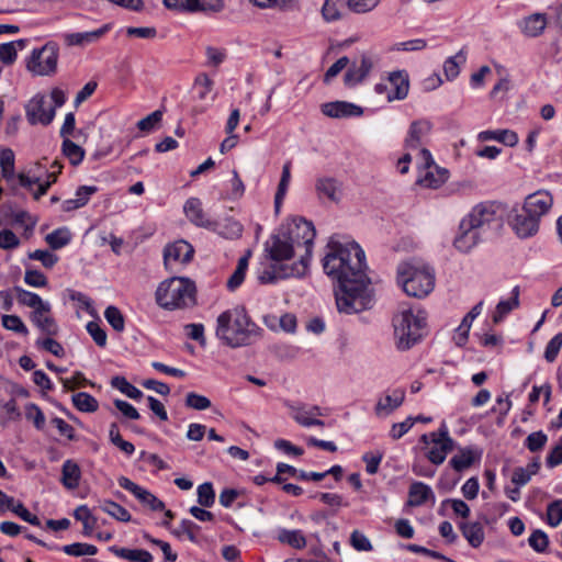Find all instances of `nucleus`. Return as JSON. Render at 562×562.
<instances>
[{
    "mask_svg": "<svg viewBox=\"0 0 562 562\" xmlns=\"http://www.w3.org/2000/svg\"><path fill=\"white\" fill-rule=\"evenodd\" d=\"M323 259L325 273L337 281L336 305L340 313L353 314L373 304L370 279L366 273V255L356 241L342 243L331 236Z\"/></svg>",
    "mask_w": 562,
    "mask_h": 562,
    "instance_id": "1",
    "label": "nucleus"
},
{
    "mask_svg": "<svg viewBox=\"0 0 562 562\" xmlns=\"http://www.w3.org/2000/svg\"><path fill=\"white\" fill-rule=\"evenodd\" d=\"M216 337L231 348L250 346L262 336V329L250 318L244 306L221 313L216 319Z\"/></svg>",
    "mask_w": 562,
    "mask_h": 562,
    "instance_id": "2",
    "label": "nucleus"
},
{
    "mask_svg": "<svg viewBox=\"0 0 562 562\" xmlns=\"http://www.w3.org/2000/svg\"><path fill=\"white\" fill-rule=\"evenodd\" d=\"M435 280L434 268L420 260L412 259L397 266V283L408 296H427L435 288Z\"/></svg>",
    "mask_w": 562,
    "mask_h": 562,
    "instance_id": "3",
    "label": "nucleus"
},
{
    "mask_svg": "<svg viewBox=\"0 0 562 562\" xmlns=\"http://www.w3.org/2000/svg\"><path fill=\"white\" fill-rule=\"evenodd\" d=\"M195 285L190 279L172 277L158 285L156 303L169 311L188 307L195 303Z\"/></svg>",
    "mask_w": 562,
    "mask_h": 562,
    "instance_id": "4",
    "label": "nucleus"
},
{
    "mask_svg": "<svg viewBox=\"0 0 562 562\" xmlns=\"http://www.w3.org/2000/svg\"><path fill=\"white\" fill-rule=\"evenodd\" d=\"M396 346L400 350H408L417 344L426 327V313L422 310L403 308L393 318Z\"/></svg>",
    "mask_w": 562,
    "mask_h": 562,
    "instance_id": "5",
    "label": "nucleus"
},
{
    "mask_svg": "<svg viewBox=\"0 0 562 562\" xmlns=\"http://www.w3.org/2000/svg\"><path fill=\"white\" fill-rule=\"evenodd\" d=\"M284 235L293 244L295 248L304 247L305 254L301 256L299 261L305 260L306 271L308 270L310 260L316 231L312 222L303 217H295L286 227L281 228Z\"/></svg>",
    "mask_w": 562,
    "mask_h": 562,
    "instance_id": "6",
    "label": "nucleus"
},
{
    "mask_svg": "<svg viewBox=\"0 0 562 562\" xmlns=\"http://www.w3.org/2000/svg\"><path fill=\"white\" fill-rule=\"evenodd\" d=\"M59 46L56 42H47L43 47L33 49L26 68L37 76H52L57 70Z\"/></svg>",
    "mask_w": 562,
    "mask_h": 562,
    "instance_id": "7",
    "label": "nucleus"
},
{
    "mask_svg": "<svg viewBox=\"0 0 562 562\" xmlns=\"http://www.w3.org/2000/svg\"><path fill=\"white\" fill-rule=\"evenodd\" d=\"M499 210L501 206L494 202H483L475 205L462 221L467 226L484 234L486 227L501 221Z\"/></svg>",
    "mask_w": 562,
    "mask_h": 562,
    "instance_id": "8",
    "label": "nucleus"
},
{
    "mask_svg": "<svg viewBox=\"0 0 562 562\" xmlns=\"http://www.w3.org/2000/svg\"><path fill=\"white\" fill-rule=\"evenodd\" d=\"M431 443L434 446L426 456L432 464L440 465L446 460L447 454L454 449V440L449 436L445 423L440 425L438 431L431 432Z\"/></svg>",
    "mask_w": 562,
    "mask_h": 562,
    "instance_id": "9",
    "label": "nucleus"
},
{
    "mask_svg": "<svg viewBox=\"0 0 562 562\" xmlns=\"http://www.w3.org/2000/svg\"><path fill=\"white\" fill-rule=\"evenodd\" d=\"M306 274L305 260L297 261L292 265L288 263H272L270 269L265 270L259 276V281L262 284L274 283L279 279L286 278H302Z\"/></svg>",
    "mask_w": 562,
    "mask_h": 562,
    "instance_id": "10",
    "label": "nucleus"
},
{
    "mask_svg": "<svg viewBox=\"0 0 562 562\" xmlns=\"http://www.w3.org/2000/svg\"><path fill=\"white\" fill-rule=\"evenodd\" d=\"M294 249L295 247L281 229L265 244V250L274 263H284L283 261L292 259Z\"/></svg>",
    "mask_w": 562,
    "mask_h": 562,
    "instance_id": "11",
    "label": "nucleus"
},
{
    "mask_svg": "<svg viewBox=\"0 0 562 562\" xmlns=\"http://www.w3.org/2000/svg\"><path fill=\"white\" fill-rule=\"evenodd\" d=\"M25 114L31 125H48L55 117V108H47L45 95L37 93L25 105Z\"/></svg>",
    "mask_w": 562,
    "mask_h": 562,
    "instance_id": "12",
    "label": "nucleus"
},
{
    "mask_svg": "<svg viewBox=\"0 0 562 562\" xmlns=\"http://www.w3.org/2000/svg\"><path fill=\"white\" fill-rule=\"evenodd\" d=\"M168 9L180 12H212L216 13L223 10V0H164Z\"/></svg>",
    "mask_w": 562,
    "mask_h": 562,
    "instance_id": "13",
    "label": "nucleus"
},
{
    "mask_svg": "<svg viewBox=\"0 0 562 562\" xmlns=\"http://www.w3.org/2000/svg\"><path fill=\"white\" fill-rule=\"evenodd\" d=\"M194 249L186 240L180 239L167 245L164 249V262L166 268L171 269L173 263L186 265L193 258Z\"/></svg>",
    "mask_w": 562,
    "mask_h": 562,
    "instance_id": "14",
    "label": "nucleus"
},
{
    "mask_svg": "<svg viewBox=\"0 0 562 562\" xmlns=\"http://www.w3.org/2000/svg\"><path fill=\"white\" fill-rule=\"evenodd\" d=\"M183 211L188 220L194 225L213 232H218V223L207 217L202 209V203L198 198L188 199L183 205Z\"/></svg>",
    "mask_w": 562,
    "mask_h": 562,
    "instance_id": "15",
    "label": "nucleus"
},
{
    "mask_svg": "<svg viewBox=\"0 0 562 562\" xmlns=\"http://www.w3.org/2000/svg\"><path fill=\"white\" fill-rule=\"evenodd\" d=\"M117 483L122 488L132 493L142 504L149 506L153 510L160 512L165 509V504L161 501L128 477L120 476Z\"/></svg>",
    "mask_w": 562,
    "mask_h": 562,
    "instance_id": "16",
    "label": "nucleus"
},
{
    "mask_svg": "<svg viewBox=\"0 0 562 562\" xmlns=\"http://www.w3.org/2000/svg\"><path fill=\"white\" fill-rule=\"evenodd\" d=\"M387 81L390 85V92L386 95L389 102L395 100H404L409 91V76L406 70H395L389 72Z\"/></svg>",
    "mask_w": 562,
    "mask_h": 562,
    "instance_id": "17",
    "label": "nucleus"
},
{
    "mask_svg": "<svg viewBox=\"0 0 562 562\" xmlns=\"http://www.w3.org/2000/svg\"><path fill=\"white\" fill-rule=\"evenodd\" d=\"M483 451L475 446L459 448L458 453L450 459L449 465L456 472H463L473 464L479 463Z\"/></svg>",
    "mask_w": 562,
    "mask_h": 562,
    "instance_id": "18",
    "label": "nucleus"
},
{
    "mask_svg": "<svg viewBox=\"0 0 562 562\" xmlns=\"http://www.w3.org/2000/svg\"><path fill=\"white\" fill-rule=\"evenodd\" d=\"M50 311L49 303L41 305L36 311L31 312L30 319L43 334L55 336L58 333V325L50 315Z\"/></svg>",
    "mask_w": 562,
    "mask_h": 562,
    "instance_id": "19",
    "label": "nucleus"
},
{
    "mask_svg": "<svg viewBox=\"0 0 562 562\" xmlns=\"http://www.w3.org/2000/svg\"><path fill=\"white\" fill-rule=\"evenodd\" d=\"M322 113L328 117L341 119L361 116L363 114V110L355 103L347 101H334L322 104Z\"/></svg>",
    "mask_w": 562,
    "mask_h": 562,
    "instance_id": "20",
    "label": "nucleus"
},
{
    "mask_svg": "<svg viewBox=\"0 0 562 562\" xmlns=\"http://www.w3.org/2000/svg\"><path fill=\"white\" fill-rule=\"evenodd\" d=\"M372 67V58L366 54L361 55L360 61H353L345 74V85L348 87H353L360 83L370 74Z\"/></svg>",
    "mask_w": 562,
    "mask_h": 562,
    "instance_id": "21",
    "label": "nucleus"
},
{
    "mask_svg": "<svg viewBox=\"0 0 562 562\" xmlns=\"http://www.w3.org/2000/svg\"><path fill=\"white\" fill-rule=\"evenodd\" d=\"M110 24H104L94 31L65 33L63 35V38L67 46H86L88 44L98 42L102 36H104L110 31Z\"/></svg>",
    "mask_w": 562,
    "mask_h": 562,
    "instance_id": "22",
    "label": "nucleus"
},
{
    "mask_svg": "<svg viewBox=\"0 0 562 562\" xmlns=\"http://www.w3.org/2000/svg\"><path fill=\"white\" fill-rule=\"evenodd\" d=\"M482 235L481 232L467 226L465 222L461 221L453 245L459 251L468 252L482 240Z\"/></svg>",
    "mask_w": 562,
    "mask_h": 562,
    "instance_id": "23",
    "label": "nucleus"
},
{
    "mask_svg": "<svg viewBox=\"0 0 562 562\" xmlns=\"http://www.w3.org/2000/svg\"><path fill=\"white\" fill-rule=\"evenodd\" d=\"M508 223L520 238L527 237V198L508 213Z\"/></svg>",
    "mask_w": 562,
    "mask_h": 562,
    "instance_id": "24",
    "label": "nucleus"
},
{
    "mask_svg": "<svg viewBox=\"0 0 562 562\" xmlns=\"http://www.w3.org/2000/svg\"><path fill=\"white\" fill-rule=\"evenodd\" d=\"M405 398V391L403 389H395L381 397L375 405L376 415H390L398 408Z\"/></svg>",
    "mask_w": 562,
    "mask_h": 562,
    "instance_id": "25",
    "label": "nucleus"
},
{
    "mask_svg": "<svg viewBox=\"0 0 562 562\" xmlns=\"http://www.w3.org/2000/svg\"><path fill=\"white\" fill-rule=\"evenodd\" d=\"M553 205V196L548 191H537L529 194V210H531V216L546 215Z\"/></svg>",
    "mask_w": 562,
    "mask_h": 562,
    "instance_id": "26",
    "label": "nucleus"
},
{
    "mask_svg": "<svg viewBox=\"0 0 562 562\" xmlns=\"http://www.w3.org/2000/svg\"><path fill=\"white\" fill-rule=\"evenodd\" d=\"M315 190L319 199L327 198L337 203L340 200V184L331 177H319L315 182Z\"/></svg>",
    "mask_w": 562,
    "mask_h": 562,
    "instance_id": "27",
    "label": "nucleus"
},
{
    "mask_svg": "<svg viewBox=\"0 0 562 562\" xmlns=\"http://www.w3.org/2000/svg\"><path fill=\"white\" fill-rule=\"evenodd\" d=\"M431 123L427 120L414 121L408 130L405 145L409 149H417L423 138L430 132Z\"/></svg>",
    "mask_w": 562,
    "mask_h": 562,
    "instance_id": "28",
    "label": "nucleus"
},
{
    "mask_svg": "<svg viewBox=\"0 0 562 562\" xmlns=\"http://www.w3.org/2000/svg\"><path fill=\"white\" fill-rule=\"evenodd\" d=\"M80 479L81 470L78 463L71 459L66 460L61 467V484L68 490H74L79 486Z\"/></svg>",
    "mask_w": 562,
    "mask_h": 562,
    "instance_id": "29",
    "label": "nucleus"
},
{
    "mask_svg": "<svg viewBox=\"0 0 562 562\" xmlns=\"http://www.w3.org/2000/svg\"><path fill=\"white\" fill-rule=\"evenodd\" d=\"M429 498H435L434 492L423 482H414L409 486L407 505L417 507L425 504Z\"/></svg>",
    "mask_w": 562,
    "mask_h": 562,
    "instance_id": "30",
    "label": "nucleus"
},
{
    "mask_svg": "<svg viewBox=\"0 0 562 562\" xmlns=\"http://www.w3.org/2000/svg\"><path fill=\"white\" fill-rule=\"evenodd\" d=\"M448 175L447 169L434 165L431 168L426 169L425 175L417 182L426 188L437 189L447 181Z\"/></svg>",
    "mask_w": 562,
    "mask_h": 562,
    "instance_id": "31",
    "label": "nucleus"
},
{
    "mask_svg": "<svg viewBox=\"0 0 562 562\" xmlns=\"http://www.w3.org/2000/svg\"><path fill=\"white\" fill-rule=\"evenodd\" d=\"M18 179L21 187L32 191L34 200H38L41 196L45 195L54 183V179L40 182V178H30L24 173H20Z\"/></svg>",
    "mask_w": 562,
    "mask_h": 562,
    "instance_id": "32",
    "label": "nucleus"
},
{
    "mask_svg": "<svg viewBox=\"0 0 562 562\" xmlns=\"http://www.w3.org/2000/svg\"><path fill=\"white\" fill-rule=\"evenodd\" d=\"M519 286H515L510 293V297L507 300H502L496 305V310L493 314V322L495 324L501 323L504 317L510 313L514 308H516L519 304Z\"/></svg>",
    "mask_w": 562,
    "mask_h": 562,
    "instance_id": "33",
    "label": "nucleus"
},
{
    "mask_svg": "<svg viewBox=\"0 0 562 562\" xmlns=\"http://www.w3.org/2000/svg\"><path fill=\"white\" fill-rule=\"evenodd\" d=\"M460 529L463 537L473 547L477 548L484 540V530L480 522H462Z\"/></svg>",
    "mask_w": 562,
    "mask_h": 562,
    "instance_id": "34",
    "label": "nucleus"
},
{
    "mask_svg": "<svg viewBox=\"0 0 562 562\" xmlns=\"http://www.w3.org/2000/svg\"><path fill=\"white\" fill-rule=\"evenodd\" d=\"M27 41L18 40L4 44H0V60L4 65H12L18 57V50L25 48Z\"/></svg>",
    "mask_w": 562,
    "mask_h": 562,
    "instance_id": "35",
    "label": "nucleus"
},
{
    "mask_svg": "<svg viewBox=\"0 0 562 562\" xmlns=\"http://www.w3.org/2000/svg\"><path fill=\"white\" fill-rule=\"evenodd\" d=\"M99 508L119 521L127 522L132 519L128 510L113 501L100 502Z\"/></svg>",
    "mask_w": 562,
    "mask_h": 562,
    "instance_id": "36",
    "label": "nucleus"
},
{
    "mask_svg": "<svg viewBox=\"0 0 562 562\" xmlns=\"http://www.w3.org/2000/svg\"><path fill=\"white\" fill-rule=\"evenodd\" d=\"M16 300L21 305L27 306L36 311L41 305L46 304L47 302L43 301L41 296L36 293L24 290L23 288L15 285L13 288Z\"/></svg>",
    "mask_w": 562,
    "mask_h": 562,
    "instance_id": "37",
    "label": "nucleus"
},
{
    "mask_svg": "<svg viewBox=\"0 0 562 562\" xmlns=\"http://www.w3.org/2000/svg\"><path fill=\"white\" fill-rule=\"evenodd\" d=\"M74 406L83 413H94L99 408L98 401L87 392H79L71 397Z\"/></svg>",
    "mask_w": 562,
    "mask_h": 562,
    "instance_id": "38",
    "label": "nucleus"
},
{
    "mask_svg": "<svg viewBox=\"0 0 562 562\" xmlns=\"http://www.w3.org/2000/svg\"><path fill=\"white\" fill-rule=\"evenodd\" d=\"M74 516L77 520L81 521L83 525L82 533L86 537H90L92 535L93 529L97 527L98 519L94 517L90 509L86 505L79 506Z\"/></svg>",
    "mask_w": 562,
    "mask_h": 562,
    "instance_id": "39",
    "label": "nucleus"
},
{
    "mask_svg": "<svg viewBox=\"0 0 562 562\" xmlns=\"http://www.w3.org/2000/svg\"><path fill=\"white\" fill-rule=\"evenodd\" d=\"M347 5V0H325L322 7V16L326 22L340 20L341 9Z\"/></svg>",
    "mask_w": 562,
    "mask_h": 562,
    "instance_id": "40",
    "label": "nucleus"
},
{
    "mask_svg": "<svg viewBox=\"0 0 562 562\" xmlns=\"http://www.w3.org/2000/svg\"><path fill=\"white\" fill-rule=\"evenodd\" d=\"M45 240L52 249H60L70 243L71 234L66 227L57 228L47 234Z\"/></svg>",
    "mask_w": 562,
    "mask_h": 562,
    "instance_id": "41",
    "label": "nucleus"
},
{
    "mask_svg": "<svg viewBox=\"0 0 562 562\" xmlns=\"http://www.w3.org/2000/svg\"><path fill=\"white\" fill-rule=\"evenodd\" d=\"M278 540L286 543L294 549H302L306 546V539L301 530H280Z\"/></svg>",
    "mask_w": 562,
    "mask_h": 562,
    "instance_id": "42",
    "label": "nucleus"
},
{
    "mask_svg": "<svg viewBox=\"0 0 562 562\" xmlns=\"http://www.w3.org/2000/svg\"><path fill=\"white\" fill-rule=\"evenodd\" d=\"M248 257L249 255L239 258L235 271L227 280L226 285L228 290L235 291L244 282L246 271L248 268Z\"/></svg>",
    "mask_w": 562,
    "mask_h": 562,
    "instance_id": "43",
    "label": "nucleus"
},
{
    "mask_svg": "<svg viewBox=\"0 0 562 562\" xmlns=\"http://www.w3.org/2000/svg\"><path fill=\"white\" fill-rule=\"evenodd\" d=\"M111 385L132 400H140L143 397V392L131 384L124 376L116 375L112 378Z\"/></svg>",
    "mask_w": 562,
    "mask_h": 562,
    "instance_id": "44",
    "label": "nucleus"
},
{
    "mask_svg": "<svg viewBox=\"0 0 562 562\" xmlns=\"http://www.w3.org/2000/svg\"><path fill=\"white\" fill-rule=\"evenodd\" d=\"M467 60L463 49L458 52L454 56L449 57L443 64V71L448 80H453L460 72V64Z\"/></svg>",
    "mask_w": 562,
    "mask_h": 562,
    "instance_id": "45",
    "label": "nucleus"
},
{
    "mask_svg": "<svg viewBox=\"0 0 562 562\" xmlns=\"http://www.w3.org/2000/svg\"><path fill=\"white\" fill-rule=\"evenodd\" d=\"M0 167L2 177L10 181L14 178V153L10 148L1 149Z\"/></svg>",
    "mask_w": 562,
    "mask_h": 562,
    "instance_id": "46",
    "label": "nucleus"
},
{
    "mask_svg": "<svg viewBox=\"0 0 562 562\" xmlns=\"http://www.w3.org/2000/svg\"><path fill=\"white\" fill-rule=\"evenodd\" d=\"M290 168H291L290 162L284 164V166L282 168L281 179H280L278 190H277V193L274 196V206H276L277 211H279V207H280V205L286 194V191H288V187H289L290 179H291Z\"/></svg>",
    "mask_w": 562,
    "mask_h": 562,
    "instance_id": "47",
    "label": "nucleus"
},
{
    "mask_svg": "<svg viewBox=\"0 0 562 562\" xmlns=\"http://www.w3.org/2000/svg\"><path fill=\"white\" fill-rule=\"evenodd\" d=\"M63 153L74 166L79 165L85 157V150L69 138L63 140Z\"/></svg>",
    "mask_w": 562,
    "mask_h": 562,
    "instance_id": "48",
    "label": "nucleus"
},
{
    "mask_svg": "<svg viewBox=\"0 0 562 562\" xmlns=\"http://www.w3.org/2000/svg\"><path fill=\"white\" fill-rule=\"evenodd\" d=\"M104 317L112 328L119 333L124 330L125 321L121 311L113 305H110L104 311Z\"/></svg>",
    "mask_w": 562,
    "mask_h": 562,
    "instance_id": "49",
    "label": "nucleus"
},
{
    "mask_svg": "<svg viewBox=\"0 0 562 562\" xmlns=\"http://www.w3.org/2000/svg\"><path fill=\"white\" fill-rule=\"evenodd\" d=\"M2 326L8 329L12 330L16 334L26 336L29 335V329L18 315H3L1 317Z\"/></svg>",
    "mask_w": 562,
    "mask_h": 562,
    "instance_id": "50",
    "label": "nucleus"
},
{
    "mask_svg": "<svg viewBox=\"0 0 562 562\" xmlns=\"http://www.w3.org/2000/svg\"><path fill=\"white\" fill-rule=\"evenodd\" d=\"M200 530V526L189 519H183L179 527L173 531V535L181 537L186 535L191 542H196V532Z\"/></svg>",
    "mask_w": 562,
    "mask_h": 562,
    "instance_id": "51",
    "label": "nucleus"
},
{
    "mask_svg": "<svg viewBox=\"0 0 562 562\" xmlns=\"http://www.w3.org/2000/svg\"><path fill=\"white\" fill-rule=\"evenodd\" d=\"M198 503L204 507H211L215 502V493L211 483L205 482L198 486Z\"/></svg>",
    "mask_w": 562,
    "mask_h": 562,
    "instance_id": "52",
    "label": "nucleus"
},
{
    "mask_svg": "<svg viewBox=\"0 0 562 562\" xmlns=\"http://www.w3.org/2000/svg\"><path fill=\"white\" fill-rule=\"evenodd\" d=\"M25 417L32 420L35 428L42 430L45 426V416L42 409L34 403H29L25 406Z\"/></svg>",
    "mask_w": 562,
    "mask_h": 562,
    "instance_id": "53",
    "label": "nucleus"
},
{
    "mask_svg": "<svg viewBox=\"0 0 562 562\" xmlns=\"http://www.w3.org/2000/svg\"><path fill=\"white\" fill-rule=\"evenodd\" d=\"M186 405L192 409L204 411L211 407V401L204 395L189 392L186 396Z\"/></svg>",
    "mask_w": 562,
    "mask_h": 562,
    "instance_id": "54",
    "label": "nucleus"
},
{
    "mask_svg": "<svg viewBox=\"0 0 562 562\" xmlns=\"http://www.w3.org/2000/svg\"><path fill=\"white\" fill-rule=\"evenodd\" d=\"M214 86L213 80L206 74H200L194 81V87L199 90L198 98L205 100Z\"/></svg>",
    "mask_w": 562,
    "mask_h": 562,
    "instance_id": "55",
    "label": "nucleus"
},
{
    "mask_svg": "<svg viewBox=\"0 0 562 562\" xmlns=\"http://www.w3.org/2000/svg\"><path fill=\"white\" fill-rule=\"evenodd\" d=\"M548 524L557 527L562 521V499H557L548 505Z\"/></svg>",
    "mask_w": 562,
    "mask_h": 562,
    "instance_id": "56",
    "label": "nucleus"
},
{
    "mask_svg": "<svg viewBox=\"0 0 562 562\" xmlns=\"http://www.w3.org/2000/svg\"><path fill=\"white\" fill-rule=\"evenodd\" d=\"M24 282L34 288H44L48 284L47 278L38 270L26 269L24 274Z\"/></svg>",
    "mask_w": 562,
    "mask_h": 562,
    "instance_id": "57",
    "label": "nucleus"
},
{
    "mask_svg": "<svg viewBox=\"0 0 562 562\" xmlns=\"http://www.w3.org/2000/svg\"><path fill=\"white\" fill-rule=\"evenodd\" d=\"M381 0H347V7L355 13H367L373 10Z\"/></svg>",
    "mask_w": 562,
    "mask_h": 562,
    "instance_id": "58",
    "label": "nucleus"
},
{
    "mask_svg": "<svg viewBox=\"0 0 562 562\" xmlns=\"http://www.w3.org/2000/svg\"><path fill=\"white\" fill-rule=\"evenodd\" d=\"M161 119H162V111L156 110V111L151 112L149 115H147L146 117L139 120L137 122V127L142 132H151L156 127V125L161 121Z\"/></svg>",
    "mask_w": 562,
    "mask_h": 562,
    "instance_id": "59",
    "label": "nucleus"
},
{
    "mask_svg": "<svg viewBox=\"0 0 562 562\" xmlns=\"http://www.w3.org/2000/svg\"><path fill=\"white\" fill-rule=\"evenodd\" d=\"M562 347V333L557 334L547 345L544 358L548 362H553Z\"/></svg>",
    "mask_w": 562,
    "mask_h": 562,
    "instance_id": "60",
    "label": "nucleus"
},
{
    "mask_svg": "<svg viewBox=\"0 0 562 562\" xmlns=\"http://www.w3.org/2000/svg\"><path fill=\"white\" fill-rule=\"evenodd\" d=\"M33 260H40L45 268H53L58 261V257L48 250L37 249L29 255Z\"/></svg>",
    "mask_w": 562,
    "mask_h": 562,
    "instance_id": "61",
    "label": "nucleus"
},
{
    "mask_svg": "<svg viewBox=\"0 0 562 562\" xmlns=\"http://www.w3.org/2000/svg\"><path fill=\"white\" fill-rule=\"evenodd\" d=\"M562 464V436L558 442L551 448L550 452L546 458V465L549 469H553Z\"/></svg>",
    "mask_w": 562,
    "mask_h": 562,
    "instance_id": "62",
    "label": "nucleus"
},
{
    "mask_svg": "<svg viewBox=\"0 0 562 562\" xmlns=\"http://www.w3.org/2000/svg\"><path fill=\"white\" fill-rule=\"evenodd\" d=\"M36 345L56 357H64L65 355L63 346L57 340L53 339L52 336L45 339H38Z\"/></svg>",
    "mask_w": 562,
    "mask_h": 562,
    "instance_id": "63",
    "label": "nucleus"
},
{
    "mask_svg": "<svg viewBox=\"0 0 562 562\" xmlns=\"http://www.w3.org/2000/svg\"><path fill=\"white\" fill-rule=\"evenodd\" d=\"M549 544L548 536L541 530H533L529 536V546L538 552H543Z\"/></svg>",
    "mask_w": 562,
    "mask_h": 562,
    "instance_id": "64",
    "label": "nucleus"
}]
</instances>
